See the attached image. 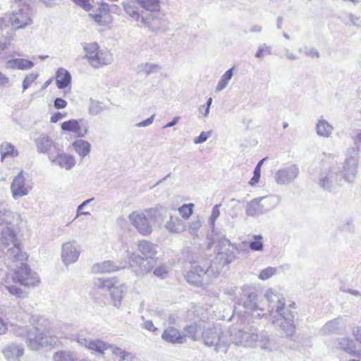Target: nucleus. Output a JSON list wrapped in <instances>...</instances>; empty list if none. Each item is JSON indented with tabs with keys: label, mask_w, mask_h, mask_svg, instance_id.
<instances>
[{
	"label": "nucleus",
	"mask_w": 361,
	"mask_h": 361,
	"mask_svg": "<svg viewBox=\"0 0 361 361\" xmlns=\"http://www.w3.org/2000/svg\"><path fill=\"white\" fill-rule=\"evenodd\" d=\"M37 152L48 153L51 147H54V142L47 135L42 134L35 140Z\"/></svg>",
	"instance_id": "35"
},
{
	"label": "nucleus",
	"mask_w": 361,
	"mask_h": 361,
	"mask_svg": "<svg viewBox=\"0 0 361 361\" xmlns=\"http://www.w3.org/2000/svg\"><path fill=\"white\" fill-rule=\"evenodd\" d=\"M202 226V217L200 215L195 216V218L189 223L188 225V232L189 233L194 236L197 237L198 234V231Z\"/></svg>",
	"instance_id": "45"
},
{
	"label": "nucleus",
	"mask_w": 361,
	"mask_h": 361,
	"mask_svg": "<svg viewBox=\"0 0 361 361\" xmlns=\"http://www.w3.org/2000/svg\"><path fill=\"white\" fill-rule=\"evenodd\" d=\"M353 141L357 151H361V130L355 135Z\"/></svg>",
	"instance_id": "64"
},
{
	"label": "nucleus",
	"mask_w": 361,
	"mask_h": 361,
	"mask_svg": "<svg viewBox=\"0 0 361 361\" xmlns=\"http://www.w3.org/2000/svg\"><path fill=\"white\" fill-rule=\"evenodd\" d=\"M271 54V47L266 44H262L258 47L257 51L255 54V57L260 59L266 55Z\"/></svg>",
	"instance_id": "52"
},
{
	"label": "nucleus",
	"mask_w": 361,
	"mask_h": 361,
	"mask_svg": "<svg viewBox=\"0 0 361 361\" xmlns=\"http://www.w3.org/2000/svg\"><path fill=\"white\" fill-rule=\"evenodd\" d=\"M56 86L59 89H64L71 82V73L63 68H59L56 73Z\"/></svg>",
	"instance_id": "37"
},
{
	"label": "nucleus",
	"mask_w": 361,
	"mask_h": 361,
	"mask_svg": "<svg viewBox=\"0 0 361 361\" xmlns=\"http://www.w3.org/2000/svg\"><path fill=\"white\" fill-rule=\"evenodd\" d=\"M357 159L349 156L346 157L343 164L342 169L338 172L341 178H343L348 183H353L355 181L357 172Z\"/></svg>",
	"instance_id": "18"
},
{
	"label": "nucleus",
	"mask_w": 361,
	"mask_h": 361,
	"mask_svg": "<svg viewBox=\"0 0 361 361\" xmlns=\"http://www.w3.org/2000/svg\"><path fill=\"white\" fill-rule=\"evenodd\" d=\"M148 213L149 221L152 226H160L163 223L164 219L168 216L167 212L162 209L151 208L146 209Z\"/></svg>",
	"instance_id": "33"
},
{
	"label": "nucleus",
	"mask_w": 361,
	"mask_h": 361,
	"mask_svg": "<svg viewBox=\"0 0 361 361\" xmlns=\"http://www.w3.org/2000/svg\"><path fill=\"white\" fill-rule=\"evenodd\" d=\"M229 343H233L236 345L257 347L259 334L255 329H249L247 331L233 329L229 331Z\"/></svg>",
	"instance_id": "9"
},
{
	"label": "nucleus",
	"mask_w": 361,
	"mask_h": 361,
	"mask_svg": "<svg viewBox=\"0 0 361 361\" xmlns=\"http://www.w3.org/2000/svg\"><path fill=\"white\" fill-rule=\"evenodd\" d=\"M210 240L209 247H212L215 243L218 247V254L216 258L217 262H212V264H215L214 268L219 267L221 271L224 266L235 259L234 252L235 247L224 235L216 234V237H211Z\"/></svg>",
	"instance_id": "4"
},
{
	"label": "nucleus",
	"mask_w": 361,
	"mask_h": 361,
	"mask_svg": "<svg viewBox=\"0 0 361 361\" xmlns=\"http://www.w3.org/2000/svg\"><path fill=\"white\" fill-rule=\"evenodd\" d=\"M299 175V169L295 164H290L278 170L274 179L279 185H288L295 180Z\"/></svg>",
	"instance_id": "16"
},
{
	"label": "nucleus",
	"mask_w": 361,
	"mask_h": 361,
	"mask_svg": "<svg viewBox=\"0 0 361 361\" xmlns=\"http://www.w3.org/2000/svg\"><path fill=\"white\" fill-rule=\"evenodd\" d=\"M221 207V204H215L212 209L211 215L209 218L208 222L210 226L212 236L216 237V234H219L216 232V221L220 216V207Z\"/></svg>",
	"instance_id": "43"
},
{
	"label": "nucleus",
	"mask_w": 361,
	"mask_h": 361,
	"mask_svg": "<svg viewBox=\"0 0 361 361\" xmlns=\"http://www.w3.org/2000/svg\"><path fill=\"white\" fill-rule=\"evenodd\" d=\"M117 282L115 279H104L97 278L94 281V286L95 288L101 290H109L112 288L114 285H116Z\"/></svg>",
	"instance_id": "44"
},
{
	"label": "nucleus",
	"mask_w": 361,
	"mask_h": 361,
	"mask_svg": "<svg viewBox=\"0 0 361 361\" xmlns=\"http://www.w3.org/2000/svg\"><path fill=\"white\" fill-rule=\"evenodd\" d=\"M48 158L52 164L66 170L71 169L75 165L74 156L69 154L59 153L56 156L49 154Z\"/></svg>",
	"instance_id": "27"
},
{
	"label": "nucleus",
	"mask_w": 361,
	"mask_h": 361,
	"mask_svg": "<svg viewBox=\"0 0 361 361\" xmlns=\"http://www.w3.org/2000/svg\"><path fill=\"white\" fill-rule=\"evenodd\" d=\"M84 51L85 52V58L87 61L90 59V56H93L97 51H99L98 44L95 42L85 44L83 47Z\"/></svg>",
	"instance_id": "50"
},
{
	"label": "nucleus",
	"mask_w": 361,
	"mask_h": 361,
	"mask_svg": "<svg viewBox=\"0 0 361 361\" xmlns=\"http://www.w3.org/2000/svg\"><path fill=\"white\" fill-rule=\"evenodd\" d=\"M58 335L47 331V334L41 332L37 328H32L27 334V345L31 350H38L42 346H49L55 343L53 338Z\"/></svg>",
	"instance_id": "8"
},
{
	"label": "nucleus",
	"mask_w": 361,
	"mask_h": 361,
	"mask_svg": "<svg viewBox=\"0 0 361 361\" xmlns=\"http://www.w3.org/2000/svg\"><path fill=\"white\" fill-rule=\"evenodd\" d=\"M137 249L143 257L133 253L130 256V261L139 265L142 273L149 272L153 267V264L147 259L154 258L157 254V245L148 240H142L138 242Z\"/></svg>",
	"instance_id": "6"
},
{
	"label": "nucleus",
	"mask_w": 361,
	"mask_h": 361,
	"mask_svg": "<svg viewBox=\"0 0 361 361\" xmlns=\"http://www.w3.org/2000/svg\"><path fill=\"white\" fill-rule=\"evenodd\" d=\"M0 246L3 251L6 249L5 254L8 260L14 262L27 259V256L22 252L16 233L9 227L4 228L1 232Z\"/></svg>",
	"instance_id": "2"
},
{
	"label": "nucleus",
	"mask_w": 361,
	"mask_h": 361,
	"mask_svg": "<svg viewBox=\"0 0 361 361\" xmlns=\"http://www.w3.org/2000/svg\"><path fill=\"white\" fill-rule=\"evenodd\" d=\"M161 338L172 345H180L185 343V337L182 335V331L173 326H169L164 329Z\"/></svg>",
	"instance_id": "24"
},
{
	"label": "nucleus",
	"mask_w": 361,
	"mask_h": 361,
	"mask_svg": "<svg viewBox=\"0 0 361 361\" xmlns=\"http://www.w3.org/2000/svg\"><path fill=\"white\" fill-rule=\"evenodd\" d=\"M272 323L280 329L286 334L287 336H291L295 331V326L293 324V315L289 310L283 311L275 318H271Z\"/></svg>",
	"instance_id": "17"
},
{
	"label": "nucleus",
	"mask_w": 361,
	"mask_h": 361,
	"mask_svg": "<svg viewBox=\"0 0 361 361\" xmlns=\"http://www.w3.org/2000/svg\"><path fill=\"white\" fill-rule=\"evenodd\" d=\"M39 75L37 73H30L29 75H26L25 79L23 81V91L27 90L30 85L37 78Z\"/></svg>",
	"instance_id": "58"
},
{
	"label": "nucleus",
	"mask_w": 361,
	"mask_h": 361,
	"mask_svg": "<svg viewBox=\"0 0 361 361\" xmlns=\"http://www.w3.org/2000/svg\"><path fill=\"white\" fill-rule=\"evenodd\" d=\"M80 253V247L76 240H73L62 244L61 257L65 265L68 266L77 262Z\"/></svg>",
	"instance_id": "15"
},
{
	"label": "nucleus",
	"mask_w": 361,
	"mask_h": 361,
	"mask_svg": "<svg viewBox=\"0 0 361 361\" xmlns=\"http://www.w3.org/2000/svg\"><path fill=\"white\" fill-rule=\"evenodd\" d=\"M126 291L125 285H114L110 290V296L112 305L118 308L121 305L123 294Z\"/></svg>",
	"instance_id": "34"
},
{
	"label": "nucleus",
	"mask_w": 361,
	"mask_h": 361,
	"mask_svg": "<svg viewBox=\"0 0 361 361\" xmlns=\"http://www.w3.org/2000/svg\"><path fill=\"white\" fill-rule=\"evenodd\" d=\"M18 262L20 265L15 270L13 281L27 287L37 286L39 283L38 275L32 272L30 268L23 263L24 261Z\"/></svg>",
	"instance_id": "10"
},
{
	"label": "nucleus",
	"mask_w": 361,
	"mask_h": 361,
	"mask_svg": "<svg viewBox=\"0 0 361 361\" xmlns=\"http://www.w3.org/2000/svg\"><path fill=\"white\" fill-rule=\"evenodd\" d=\"M73 147L81 159L86 157L90 152V144L84 140H77L73 142Z\"/></svg>",
	"instance_id": "41"
},
{
	"label": "nucleus",
	"mask_w": 361,
	"mask_h": 361,
	"mask_svg": "<svg viewBox=\"0 0 361 361\" xmlns=\"http://www.w3.org/2000/svg\"><path fill=\"white\" fill-rule=\"evenodd\" d=\"M260 178V169L259 166H256L254 170V175L252 179L250 180L249 183L251 185H254L257 183Z\"/></svg>",
	"instance_id": "62"
},
{
	"label": "nucleus",
	"mask_w": 361,
	"mask_h": 361,
	"mask_svg": "<svg viewBox=\"0 0 361 361\" xmlns=\"http://www.w3.org/2000/svg\"><path fill=\"white\" fill-rule=\"evenodd\" d=\"M345 331V319L341 317L327 322L320 329L323 335L343 334Z\"/></svg>",
	"instance_id": "21"
},
{
	"label": "nucleus",
	"mask_w": 361,
	"mask_h": 361,
	"mask_svg": "<svg viewBox=\"0 0 361 361\" xmlns=\"http://www.w3.org/2000/svg\"><path fill=\"white\" fill-rule=\"evenodd\" d=\"M214 264L204 263L203 265L195 264L185 276L186 281L192 285L202 286L209 283L220 274L219 267L214 268Z\"/></svg>",
	"instance_id": "3"
},
{
	"label": "nucleus",
	"mask_w": 361,
	"mask_h": 361,
	"mask_svg": "<svg viewBox=\"0 0 361 361\" xmlns=\"http://www.w3.org/2000/svg\"><path fill=\"white\" fill-rule=\"evenodd\" d=\"M229 331L224 332L216 326L205 328L202 332L204 345L214 347L217 353H226L229 346Z\"/></svg>",
	"instance_id": "5"
},
{
	"label": "nucleus",
	"mask_w": 361,
	"mask_h": 361,
	"mask_svg": "<svg viewBox=\"0 0 361 361\" xmlns=\"http://www.w3.org/2000/svg\"><path fill=\"white\" fill-rule=\"evenodd\" d=\"M242 290L245 295H246V299L243 302V307L246 310L250 311L264 310L260 306L259 296L255 290L249 286H245L243 287Z\"/></svg>",
	"instance_id": "22"
},
{
	"label": "nucleus",
	"mask_w": 361,
	"mask_h": 361,
	"mask_svg": "<svg viewBox=\"0 0 361 361\" xmlns=\"http://www.w3.org/2000/svg\"><path fill=\"white\" fill-rule=\"evenodd\" d=\"M77 341L81 345L94 351L96 355L114 361H133L135 358L132 353L102 340H92L80 336H78Z\"/></svg>",
	"instance_id": "1"
},
{
	"label": "nucleus",
	"mask_w": 361,
	"mask_h": 361,
	"mask_svg": "<svg viewBox=\"0 0 361 361\" xmlns=\"http://www.w3.org/2000/svg\"><path fill=\"white\" fill-rule=\"evenodd\" d=\"M137 1L145 10L142 11L141 23L147 27H150L151 23L159 18V0H137Z\"/></svg>",
	"instance_id": "11"
},
{
	"label": "nucleus",
	"mask_w": 361,
	"mask_h": 361,
	"mask_svg": "<svg viewBox=\"0 0 361 361\" xmlns=\"http://www.w3.org/2000/svg\"><path fill=\"white\" fill-rule=\"evenodd\" d=\"M275 204L274 198L272 197L257 198L247 204L246 213L248 216H258L272 209Z\"/></svg>",
	"instance_id": "14"
},
{
	"label": "nucleus",
	"mask_w": 361,
	"mask_h": 361,
	"mask_svg": "<svg viewBox=\"0 0 361 361\" xmlns=\"http://www.w3.org/2000/svg\"><path fill=\"white\" fill-rule=\"evenodd\" d=\"M257 346L268 352L277 349L276 341L267 332H262L259 334Z\"/></svg>",
	"instance_id": "32"
},
{
	"label": "nucleus",
	"mask_w": 361,
	"mask_h": 361,
	"mask_svg": "<svg viewBox=\"0 0 361 361\" xmlns=\"http://www.w3.org/2000/svg\"><path fill=\"white\" fill-rule=\"evenodd\" d=\"M334 348L341 350L352 356L360 357V351L356 350L355 341L350 338H338L333 350Z\"/></svg>",
	"instance_id": "29"
},
{
	"label": "nucleus",
	"mask_w": 361,
	"mask_h": 361,
	"mask_svg": "<svg viewBox=\"0 0 361 361\" xmlns=\"http://www.w3.org/2000/svg\"><path fill=\"white\" fill-rule=\"evenodd\" d=\"M124 10L127 14L135 18L137 21H141L142 12L139 13L134 6L126 5L124 6Z\"/></svg>",
	"instance_id": "54"
},
{
	"label": "nucleus",
	"mask_w": 361,
	"mask_h": 361,
	"mask_svg": "<svg viewBox=\"0 0 361 361\" xmlns=\"http://www.w3.org/2000/svg\"><path fill=\"white\" fill-rule=\"evenodd\" d=\"M104 109L102 104L97 100L90 99L89 105V113L92 115H97Z\"/></svg>",
	"instance_id": "49"
},
{
	"label": "nucleus",
	"mask_w": 361,
	"mask_h": 361,
	"mask_svg": "<svg viewBox=\"0 0 361 361\" xmlns=\"http://www.w3.org/2000/svg\"><path fill=\"white\" fill-rule=\"evenodd\" d=\"M169 269L166 265H161L154 270V274L157 276L164 278L168 273Z\"/></svg>",
	"instance_id": "60"
},
{
	"label": "nucleus",
	"mask_w": 361,
	"mask_h": 361,
	"mask_svg": "<svg viewBox=\"0 0 361 361\" xmlns=\"http://www.w3.org/2000/svg\"><path fill=\"white\" fill-rule=\"evenodd\" d=\"M10 22L16 29H22L30 25L32 20L27 9L19 8L11 13Z\"/></svg>",
	"instance_id": "25"
},
{
	"label": "nucleus",
	"mask_w": 361,
	"mask_h": 361,
	"mask_svg": "<svg viewBox=\"0 0 361 361\" xmlns=\"http://www.w3.org/2000/svg\"><path fill=\"white\" fill-rule=\"evenodd\" d=\"M193 204H185L178 208L179 216L184 221L189 219L192 214Z\"/></svg>",
	"instance_id": "48"
},
{
	"label": "nucleus",
	"mask_w": 361,
	"mask_h": 361,
	"mask_svg": "<svg viewBox=\"0 0 361 361\" xmlns=\"http://www.w3.org/2000/svg\"><path fill=\"white\" fill-rule=\"evenodd\" d=\"M94 200V198H91V199H89V200H87L85 201H84L82 204H80L78 208H77V215H76V217H78V216L80 215H85V216H87V215H90V213L88 212H81V210L82 209H85V207L89 204L90 202H92V200Z\"/></svg>",
	"instance_id": "61"
},
{
	"label": "nucleus",
	"mask_w": 361,
	"mask_h": 361,
	"mask_svg": "<svg viewBox=\"0 0 361 361\" xmlns=\"http://www.w3.org/2000/svg\"><path fill=\"white\" fill-rule=\"evenodd\" d=\"M142 324L141 326L150 332L155 333L158 331V329L154 326L152 320L146 319L143 316L141 317Z\"/></svg>",
	"instance_id": "56"
},
{
	"label": "nucleus",
	"mask_w": 361,
	"mask_h": 361,
	"mask_svg": "<svg viewBox=\"0 0 361 361\" xmlns=\"http://www.w3.org/2000/svg\"><path fill=\"white\" fill-rule=\"evenodd\" d=\"M128 219L141 235H148L152 232V226L146 209L132 212L129 214Z\"/></svg>",
	"instance_id": "12"
},
{
	"label": "nucleus",
	"mask_w": 361,
	"mask_h": 361,
	"mask_svg": "<svg viewBox=\"0 0 361 361\" xmlns=\"http://www.w3.org/2000/svg\"><path fill=\"white\" fill-rule=\"evenodd\" d=\"M88 123L83 119L77 121L71 119L61 124V129L64 131L71 132L79 137H83L88 133Z\"/></svg>",
	"instance_id": "20"
},
{
	"label": "nucleus",
	"mask_w": 361,
	"mask_h": 361,
	"mask_svg": "<svg viewBox=\"0 0 361 361\" xmlns=\"http://www.w3.org/2000/svg\"><path fill=\"white\" fill-rule=\"evenodd\" d=\"M200 326L197 324H188L183 328L182 335L185 337V343L188 341V338L196 341L199 339L200 332Z\"/></svg>",
	"instance_id": "39"
},
{
	"label": "nucleus",
	"mask_w": 361,
	"mask_h": 361,
	"mask_svg": "<svg viewBox=\"0 0 361 361\" xmlns=\"http://www.w3.org/2000/svg\"><path fill=\"white\" fill-rule=\"evenodd\" d=\"M31 189L32 186L26 183L25 178L23 175V171H20L18 175L14 178L11 185L12 197L15 200L27 195Z\"/></svg>",
	"instance_id": "19"
},
{
	"label": "nucleus",
	"mask_w": 361,
	"mask_h": 361,
	"mask_svg": "<svg viewBox=\"0 0 361 361\" xmlns=\"http://www.w3.org/2000/svg\"><path fill=\"white\" fill-rule=\"evenodd\" d=\"M276 273V268L275 267H267L263 269L259 275V278L262 280H267L274 276Z\"/></svg>",
	"instance_id": "57"
},
{
	"label": "nucleus",
	"mask_w": 361,
	"mask_h": 361,
	"mask_svg": "<svg viewBox=\"0 0 361 361\" xmlns=\"http://www.w3.org/2000/svg\"><path fill=\"white\" fill-rule=\"evenodd\" d=\"M33 66L34 63L31 61L25 59H11L6 63V68L9 69L27 70L30 69Z\"/></svg>",
	"instance_id": "38"
},
{
	"label": "nucleus",
	"mask_w": 361,
	"mask_h": 361,
	"mask_svg": "<svg viewBox=\"0 0 361 361\" xmlns=\"http://www.w3.org/2000/svg\"><path fill=\"white\" fill-rule=\"evenodd\" d=\"M340 166L337 164L324 166L318 178L319 185L324 190H331L341 181Z\"/></svg>",
	"instance_id": "7"
},
{
	"label": "nucleus",
	"mask_w": 361,
	"mask_h": 361,
	"mask_svg": "<svg viewBox=\"0 0 361 361\" xmlns=\"http://www.w3.org/2000/svg\"><path fill=\"white\" fill-rule=\"evenodd\" d=\"M16 217V214L13 212L6 203L0 204V225L11 224Z\"/></svg>",
	"instance_id": "36"
},
{
	"label": "nucleus",
	"mask_w": 361,
	"mask_h": 361,
	"mask_svg": "<svg viewBox=\"0 0 361 361\" xmlns=\"http://www.w3.org/2000/svg\"><path fill=\"white\" fill-rule=\"evenodd\" d=\"M254 240L250 243V248L254 251H261L263 250L264 243L262 242V237L260 235H255L253 236Z\"/></svg>",
	"instance_id": "51"
},
{
	"label": "nucleus",
	"mask_w": 361,
	"mask_h": 361,
	"mask_svg": "<svg viewBox=\"0 0 361 361\" xmlns=\"http://www.w3.org/2000/svg\"><path fill=\"white\" fill-rule=\"evenodd\" d=\"M334 130L333 126L326 120L320 118L316 125L317 133L322 137H329Z\"/></svg>",
	"instance_id": "40"
},
{
	"label": "nucleus",
	"mask_w": 361,
	"mask_h": 361,
	"mask_svg": "<svg viewBox=\"0 0 361 361\" xmlns=\"http://www.w3.org/2000/svg\"><path fill=\"white\" fill-rule=\"evenodd\" d=\"M211 135V131H202L198 137L194 138V142L195 144L203 143L207 140Z\"/></svg>",
	"instance_id": "59"
},
{
	"label": "nucleus",
	"mask_w": 361,
	"mask_h": 361,
	"mask_svg": "<svg viewBox=\"0 0 361 361\" xmlns=\"http://www.w3.org/2000/svg\"><path fill=\"white\" fill-rule=\"evenodd\" d=\"M6 288L11 295H15L17 298H24L27 297L26 293L23 292L22 289L16 286H6Z\"/></svg>",
	"instance_id": "55"
},
{
	"label": "nucleus",
	"mask_w": 361,
	"mask_h": 361,
	"mask_svg": "<svg viewBox=\"0 0 361 361\" xmlns=\"http://www.w3.org/2000/svg\"><path fill=\"white\" fill-rule=\"evenodd\" d=\"M160 69V66L158 64L146 63L140 66L141 71L144 72L147 75L152 73L157 72Z\"/></svg>",
	"instance_id": "53"
},
{
	"label": "nucleus",
	"mask_w": 361,
	"mask_h": 361,
	"mask_svg": "<svg viewBox=\"0 0 361 361\" xmlns=\"http://www.w3.org/2000/svg\"><path fill=\"white\" fill-rule=\"evenodd\" d=\"M233 68H231L226 71V73L221 76L220 80L219 81L217 86L216 87V92H219L221 90H224L228 85L229 81L233 77Z\"/></svg>",
	"instance_id": "46"
},
{
	"label": "nucleus",
	"mask_w": 361,
	"mask_h": 361,
	"mask_svg": "<svg viewBox=\"0 0 361 361\" xmlns=\"http://www.w3.org/2000/svg\"><path fill=\"white\" fill-rule=\"evenodd\" d=\"M3 354L8 361H20L24 347L22 344L11 343L3 350Z\"/></svg>",
	"instance_id": "30"
},
{
	"label": "nucleus",
	"mask_w": 361,
	"mask_h": 361,
	"mask_svg": "<svg viewBox=\"0 0 361 361\" xmlns=\"http://www.w3.org/2000/svg\"><path fill=\"white\" fill-rule=\"evenodd\" d=\"M164 224L165 229L171 234H180L186 231L187 224L179 216L169 213Z\"/></svg>",
	"instance_id": "23"
},
{
	"label": "nucleus",
	"mask_w": 361,
	"mask_h": 361,
	"mask_svg": "<svg viewBox=\"0 0 361 361\" xmlns=\"http://www.w3.org/2000/svg\"><path fill=\"white\" fill-rule=\"evenodd\" d=\"M300 52H303L306 56H310V57H319V53L317 49L314 48H305L304 50L300 49Z\"/></svg>",
	"instance_id": "63"
},
{
	"label": "nucleus",
	"mask_w": 361,
	"mask_h": 361,
	"mask_svg": "<svg viewBox=\"0 0 361 361\" xmlns=\"http://www.w3.org/2000/svg\"><path fill=\"white\" fill-rule=\"evenodd\" d=\"M1 161L7 157H16L18 155V151L11 143L4 142L0 145Z\"/></svg>",
	"instance_id": "42"
},
{
	"label": "nucleus",
	"mask_w": 361,
	"mask_h": 361,
	"mask_svg": "<svg viewBox=\"0 0 361 361\" xmlns=\"http://www.w3.org/2000/svg\"><path fill=\"white\" fill-rule=\"evenodd\" d=\"M54 361H77L76 357L71 352L61 351L53 356Z\"/></svg>",
	"instance_id": "47"
},
{
	"label": "nucleus",
	"mask_w": 361,
	"mask_h": 361,
	"mask_svg": "<svg viewBox=\"0 0 361 361\" xmlns=\"http://www.w3.org/2000/svg\"><path fill=\"white\" fill-rule=\"evenodd\" d=\"M89 17L92 19L97 25L101 26L108 25L112 22V16L109 11L101 6L89 13Z\"/></svg>",
	"instance_id": "28"
},
{
	"label": "nucleus",
	"mask_w": 361,
	"mask_h": 361,
	"mask_svg": "<svg viewBox=\"0 0 361 361\" xmlns=\"http://www.w3.org/2000/svg\"><path fill=\"white\" fill-rule=\"evenodd\" d=\"M126 267V265L118 266L113 261L107 260L94 264L92 267V271L95 274H103L118 271Z\"/></svg>",
	"instance_id": "31"
},
{
	"label": "nucleus",
	"mask_w": 361,
	"mask_h": 361,
	"mask_svg": "<svg viewBox=\"0 0 361 361\" xmlns=\"http://www.w3.org/2000/svg\"><path fill=\"white\" fill-rule=\"evenodd\" d=\"M113 61L112 54L109 51L99 50L87 61L88 63L94 68H99L111 63Z\"/></svg>",
	"instance_id": "26"
},
{
	"label": "nucleus",
	"mask_w": 361,
	"mask_h": 361,
	"mask_svg": "<svg viewBox=\"0 0 361 361\" xmlns=\"http://www.w3.org/2000/svg\"><path fill=\"white\" fill-rule=\"evenodd\" d=\"M264 297L268 302V310L271 318L283 314V311H286L285 299L282 295L278 293L276 290L270 288L268 289Z\"/></svg>",
	"instance_id": "13"
}]
</instances>
